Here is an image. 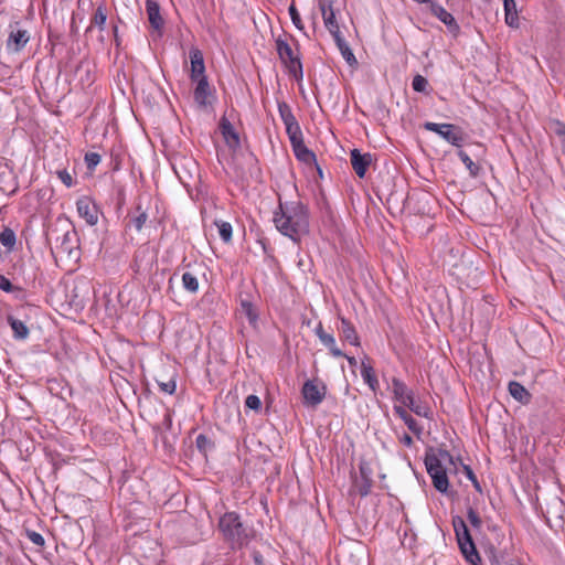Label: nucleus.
Returning a JSON list of instances; mask_svg holds the SVG:
<instances>
[{
  "mask_svg": "<svg viewBox=\"0 0 565 565\" xmlns=\"http://www.w3.org/2000/svg\"><path fill=\"white\" fill-rule=\"evenodd\" d=\"M276 228L292 242H300L309 233V211L300 201L282 203L279 201L278 211L274 214Z\"/></svg>",
  "mask_w": 565,
  "mask_h": 565,
  "instance_id": "nucleus-1",
  "label": "nucleus"
},
{
  "mask_svg": "<svg viewBox=\"0 0 565 565\" xmlns=\"http://www.w3.org/2000/svg\"><path fill=\"white\" fill-rule=\"evenodd\" d=\"M218 529L232 547H241L247 544L252 535V530L241 520L236 512H227L221 516Z\"/></svg>",
  "mask_w": 565,
  "mask_h": 565,
  "instance_id": "nucleus-2",
  "label": "nucleus"
},
{
  "mask_svg": "<svg viewBox=\"0 0 565 565\" xmlns=\"http://www.w3.org/2000/svg\"><path fill=\"white\" fill-rule=\"evenodd\" d=\"M51 249L57 255H66L70 258H77L78 237L77 233L70 227H53L47 234Z\"/></svg>",
  "mask_w": 565,
  "mask_h": 565,
  "instance_id": "nucleus-3",
  "label": "nucleus"
},
{
  "mask_svg": "<svg viewBox=\"0 0 565 565\" xmlns=\"http://www.w3.org/2000/svg\"><path fill=\"white\" fill-rule=\"evenodd\" d=\"M452 525L456 533V539L459 545V548L465 556L466 561L471 565H479L481 563V557L476 548L469 529L461 516H454Z\"/></svg>",
  "mask_w": 565,
  "mask_h": 565,
  "instance_id": "nucleus-4",
  "label": "nucleus"
},
{
  "mask_svg": "<svg viewBox=\"0 0 565 565\" xmlns=\"http://www.w3.org/2000/svg\"><path fill=\"white\" fill-rule=\"evenodd\" d=\"M275 43L277 54L281 63L287 68L289 75L292 76L297 82L301 81L303 77V71L298 50H294L291 45L281 36L277 38Z\"/></svg>",
  "mask_w": 565,
  "mask_h": 565,
  "instance_id": "nucleus-5",
  "label": "nucleus"
},
{
  "mask_svg": "<svg viewBox=\"0 0 565 565\" xmlns=\"http://www.w3.org/2000/svg\"><path fill=\"white\" fill-rule=\"evenodd\" d=\"M424 128L439 135L443 139L457 148H460L465 142V134L459 126L426 121Z\"/></svg>",
  "mask_w": 565,
  "mask_h": 565,
  "instance_id": "nucleus-6",
  "label": "nucleus"
},
{
  "mask_svg": "<svg viewBox=\"0 0 565 565\" xmlns=\"http://www.w3.org/2000/svg\"><path fill=\"white\" fill-rule=\"evenodd\" d=\"M425 466L435 489L441 493H446L449 487L446 467L439 465L438 460L434 457H425Z\"/></svg>",
  "mask_w": 565,
  "mask_h": 565,
  "instance_id": "nucleus-7",
  "label": "nucleus"
},
{
  "mask_svg": "<svg viewBox=\"0 0 565 565\" xmlns=\"http://www.w3.org/2000/svg\"><path fill=\"white\" fill-rule=\"evenodd\" d=\"M326 393V385L323 383H319L317 380L306 381L301 390L305 404L312 407H316L324 399Z\"/></svg>",
  "mask_w": 565,
  "mask_h": 565,
  "instance_id": "nucleus-8",
  "label": "nucleus"
},
{
  "mask_svg": "<svg viewBox=\"0 0 565 565\" xmlns=\"http://www.w3.org/2000/svg\"><path fill=\"white\" fill-rule=\"evenodd\" d=\"M10 29V34L7 40V49L13 52H20L29 42L30 34L26 30L20 28L19 22L11 24Z\"/></svg>",
  "mask_w": 565,
  "mask_h": 565,
  "instance_id": "nucleus-9",
  "label": "nucleus"
},
{
  "mask_svg": "<svg viewBox=\"0 0 565 565\" xmlns=\"http://www.w3.org/2000/svg\"><path fill=\"white\" fill-rule=\"evenodd\" d=\"M78 215L86 221L88 225H96L98 222V209L89 196H82L76 201Z\"/></svg>",
  "mask_w": 565,
  "mask_h": 565,
  "instance_id": "nucleus-10",
  "label": "nucleus"
},
{
  "mask_svg": "<svg viewBox=\"0 0 565 565\" xmlns=\"http://www.w3.org/2000/svg\"><path fill=\"white\" fill-rule=\"evenodd\" d=\"M350 161L356 175L359 178H364L373 158L369 152L362 153L359 149H352L350 152Z\"/></svg>",
  "mask_w": 565,
  "mask_h": 565,
  "instance_id": "nucleus-11",
  "label": "nucleus"
},
{
  "mask_svg": "<svg viewBox=\"0 0 565 565\" xmlns=\"http://www.w3.org/2000/svg\"><path fill=\"white\" fill-rule=\"evenodd\" d=\"M193 82L196 83L193 92V98L199 107L204 108L207 105H211L212 102L209 98L212 96V89L210 87L207 77H202Z\"/></svg>",
  "mask_w": 565,
  "mask_h": 565,
  "instance_id": "nucleus-12",
  "label": "nucleus"
},
{
  "mask_svg": "<svg viewBox=\"0 0 565 565\" xmlns=\"http://www.w3.org/2000/svg\"><path fill=\"white\" fill-rule=\"evenodd\" d=\"M189 55H190V62H191V74H190L191 81H196L202 77H206L204 58H203L202 52L199 49L193 47L190 50Z\"/></svg>",
  "mask_w": 565,
  "mask_h": 565,
  "instance_id": "nucleus-13",
  "label": "nucleus"
},
{
  "mask_svg": "<svg viewBox=\"0 0 565 565\" xmlns=\"http://www.w3.org/2000/svg\"><path fill=\"white\" fill-rule=\"evenodd\" d=\"M218 127L226 145L232 149L239 148V136L226 117L221 118Z\"/></svg>",
  "mask_w": 565,
  "mask_h": 565,
  "instance_id": "nucleus-14",
  "label": "nucleus"
},
{
  "mask_svg": "<svg viewBox=\"0 0 565 565\" xmlns=\"http://www.w3.org/2000/svg\"><path fill=\"white\" fill-rule=\"evenodd\" d=\"M146 13L151 28L161 33L164 20L161 17L160 7L156 0H146Z\"/></svg>",
  "mask_w": 565,
  "mask_h": 565,
  "instance_id": "nucleus-15",
  "label": "nucleus"
},
{
  "mask_svg": "<svg viewBox=\"0 0 565 565\" xmlns=\"http://www.w3.org/2000/svg\"><path fill=\"white\" fill-rule=\"evenodd\" d=\"M430 11L436 18L445 23L451 32L459 31V25L455 18L443 6L436 2H430Z\"/></svg>",
  "mask_w": 565,
  "mask_h": 565,
  "instance_id": "nucleus-16",
  "label": "nucleus"
},
{
  "mask_svg": "<svg viewBox=\"0 0 565 565\" xmlns=\"http://www.w3.org/2000/svg\"><path fill=\"white\" fill-rule=\"evenodd\" d=\"M392 392L393 397L401 405H404L413 395V390L408 388L407 385L399 379H392Z\"/></svg>",
  "mask_w": 565,
  "mask_h": 565,
  "instance_id": "nucleus-17",
  "label": "nucleus"
},
{
  "mask_svg": "<svg viewBox=\"0 0 565 565\" xmlns=\"http://www.w3.org/2000/svg\"><path fill=\"white\" fill-rule=\"evenodd\" d=\"M341 338L348 341L352 345H360V339L353 324L345 318L340 319V326L338 327Z\"/></svg>",
  "mask_w": 565,
  "mask_h": 565,
  "instance_id": "nucleus-18",
  "label": "nucleus"
},
{
  "mask_svg": "<svg viewBox=\"0 0 565 565\" xmlns=\"http://www.w3.org/2000/svg\"><path fill=\"white\" fill-rule=\"evenodd\" d=\"M320 9L322 12L324 25L332 34V36L335 38L337 35L341 34L338 22L335 20V14L331 6H329V8L327 9L324 4H320Z\"/></svg>",
  "mask_w": 565,
  "mask_h": 565,
  "instance_id": "nucleus-19",
  "label": "nucleus"
},
{
  "mask_svg": "<svg viewBox=\"0 0 565 565\" xmlns=\"http://www.w3.org/2000/svg\"><path fill=\"white\" fill-rule=\"evenodd\" d=\"M291 147H292L296 158L299 161H301L306 164H312V163L316 164L317 163L316 154L310 149H308L306 147L303 140L292 145Z\"/></svg>",
  "mask_w": 565,
  "mask_h": 565,
  "instance_id": "nucleus-20",
  "label": "nucleus"
},
{
  "mask_svg": "<svg viewBox=\"0 0 565 565\" xmlns=\"http://www.w3.org/2000/svg\"><path fill=\"white\" fill-rule=\"evenodd\" d=\"M510 395L520 403L526 404L531 399L529 391L519 382L511 381L509 383Z\"/></svg>",
  "mask_w": 565,
  "mask_h": 565,
  "instance_id": "nucleus-21",
  "label": "nucleus"
},
{
  "mask_svg": "<svg viewBox=\"0 0 565 565\" xmlns=\"http://www.w3.org/2000/svg\"><path fill=\"white\" fill-rule=\"evenodd\" d=\"M7 320L13 331V335L15 339L24 340L29 337V328L22 320L17 319L13 316H8Z\"/></svg>",
  "mask_w": 565,
  "mask_h": 565,
  "instance_id": "nucleus-22",
  "label": "nucleus"
},
{
  "mask_svg": "<svg viewBox=\"0 0 565 565\" xmlns=\"http://www.w3.org/2000/svg\"><path fill=\"white\" fill-rule=\"evenodd\" d=\"M106 21H107V8H106L105 2L103 1L97 6L95 13L90 21V26L87 28V31H90L93 25H96L100 31H103L105 29Z\"/></svg>",
  "mask_w": 565,
  "mask_h": 565,
  "instance_id": "nucleus-23",
  "label": "nucleus"
},
{
  "mask_svg": "<svg viewBox=\"0 0 565 565\" xmlns=\"http://www.w3.org/2000/svg\"><path fill=\"white\" fill-rule=\"evenodd\" d=\"M361 375H362L364 382L369 385V387L373 392H376V390L379 387V381L376 379L375 371L372 367V365H370L369 363L362 361V364H361Z\"/></svg>",
  "mask_w": 565,
  "mask_h": 565,
  "instance_id": "nucleus-24",
  "label": "nucleus"
},
{
  "mask_svg": "<svg viewBox=\"0 0 565 565\" xmlns=\"http://www.w3.org/2000/svg\"><path fill=\"white\" fill-rule=\"evenodd\" d=\"M333 39L345 62L351 66L356 64L358 62L352 50L350 49L347 41L341 36V34L337 35Z\"/></svg>",
  "mask_w": 565,
  "mask_h": 565,
  "instance_id": "nucleus-25",
  "label": "nucleus"
},
{
  "mask_svg": "<svg viewBox=\"0 0 565 565\" xmlns=\"http://www.w3.org/2000/svg\"><path fill=\"white\" fill-rule=\"evenodd\" d=\"M148 220V214L141 209V205L136 206L135 214L129 218V225H132L137 232H140Z\"/></svg>",
  "mask_w": 565,
  "mask_h": 565,
  "instance_id": "nucleus-26",
  "label": "nucleus"
},
{
  "mask_svg": "<svg viewBox=\"0 0 565 565\" xmlns=\"http://www.w3.org/2000/svg\"><path fill=\"white\" fill-rule=\"evenodd\" d=\"M285 126L291 146L303 140L302 131L297 119L285 124Z\"/></svg>",
  "mask_w": 565,
  "mask_h": 565,
  "instance_id": "nucleus-27",
  "label": "nucleus"
},
{
  "mask_svg": "<svg viewBox=\"0 0 565 565\" xmlns=\"http://www.w3.org/2000/svg\"><path fill=\"white\" fill-rule=\"evenodd\" d=\"M320 342L327 347L330 351V353L335 356V358H342L344 356V353L342 352V350H340L337 344H335V340H334V337L330 333H326L323 334L320 339Z\"/></svg>",
  "mask_w": 565,
  "mask_h": 565,
  "instance_id": "nucleus-28",
  "label": "nucleus"
},
{
  "mask_svg": "<svg viewBox=\"0 0 565 565\" xmlns=\"http://www.w3.org/2000/svg\"><path fill=\"white\" fill-rule=\"evenodd\" d=\"M0 243L8 249L12 250L17 243V236L13 230L6 227L0 233Z\"/></svg>",
  "mask_w": 565,
  "mask_h": 565,
  "instance_id": "nucleus-29",
  "label": "nucleus"
},
{
  "mask_svg": "<svg viewBox=\"0 0 565 565\" xmlns=\"http://www.w3.org/2000/svg\"><path fill=\"white\" fill-rule=\"evenodd\" d=\"M425 457H434L435 459L438 460L439 465L444 466L445 463H455L452 455L446 449H438L436 452L433 450L427 451Z\"/></svg>",
  "mask_w": 565,
  "mask_h": 565,
  "instance_id": "nucleus-30",
  "label": "nucleus"
},
{
  "mask_svg": "<svg viewBox=\"0 0 565 565\" xmlns=\"http://www.w3.org/2000/svg\"><path fill=\"white\" fill-rule=\"evenodd\" d=\"M458 157L460 158L462 163L466 166V168L469 170V173L471 177H477L479 174L480 167L471 160V158L469 157V154L466 151L459 150Z\"/></svg>",
  "mask_w": 565,
  "mask_h": 565,
  "instance_id": "nucleus-31",
  "label": "nucleus"
},
{
  "mask_svg": "<svg viewBox=\"0 0 565 565\" xmlns=\"http://www.w3.org/2000/svg\"><path fill=\"white\" fill-rule=\"evenodd\" d=\"M182 285L189 292L195 294L199 290V280L191 273L186 271L182 275Z\"/></svg>",
  "mask_w": 565,
  "mask_h": 565,
  "instance_id": "nucleus-32",
  "label": "nucleus"
},
{
  "mask_svg": "<svg viewBox=\"0 0 565 565\" xmlns=\"http://www.w3.org/2000/svg\"><path fill=\"white\" fill-rule=\"evenodd\" d=\"M242 312L246 316L250 324H255L258 320V313L249 301H242Z\"/></svg>",
  "mask_w": 565,
  "mask_h": 565,
  "instance_id": "nucleus-33",
  "label": "nucleus"
},
{
  "mask_svg": "<svg viewBox=\"0 0 565 565\" xmlns=\"http://www.w3.org/2000/svg\"><path fill=\"white\" fill-rule=\"evenodd\" d=\"M278 111L284 124L296 120L290 106L286 102L278 103Z\"/></svg>",
  "mask_w": 565,
  "mask_h": 565,
  "instance_id": "nucleus-34",
  "label": "nucleus"
},
{
  "mask_svg": "<svg viewBox=\"0 0 565 565\" xmlns=\"http://www.w3.org/2000/svg\"><path fill=\"white\" fill-rule=\"evenodd\" d=\"M221 238L227 243L232 239V225L228 222L215 221Z\"/></svg>",
  "mask_w": 565,
  "mask_h": 565,
  "instance_id": "nucleus-35",
  "label": "nucleus"
},
{
  "mask_svg": "<svg viewBox=\"0 0 565 565\" xmlns=\"http://www.w3.org/2000/svg\"><path fill=\"white\" fill-rule=\"evenodd\" d=\"M373 481L371 477H365V480L356 481V489L361 497H366L372 488Z\"/></svg>",
  "mask_w": 565,
  "mask_h": 565,
  "instance_id": "nucleus-36",
  "label": "nucleus"
},
{
  "mask_svg": "<svg viewBox=\"0 0 565 565\" xmlns=\"http://www.w3.org/2000/svg\"><path fill=\"white\" fill-rule=\"evenodd\" d=\"M467 518L471 524V526L476 530H480L482 525L481 518L479 516L478 512L473 508H468L467 510Z\"/></svg>",
  "mask_w": 565,
  "mask_h": 565,
  "instance_id": "nucleus-37",
  "label": "nucleus"
},
{
  "mask_svg": "<svg viewBox=\"0 0 565 565\" xmlns=\"http://www.w3.org/2000/svg\"><path fill=\"white\" fill-rule=\"evenodd\" d=\"M412 86L415 92L424 93L428 86V81L422 75H416L413 78Z\"/></svg>",
  "mask_w": 565,
  "mask_h": 565,
  "instance_id": "nucleus-38",
  "label": "nucleus"
},
{
  "mask_svg": "<svg viewBox=\"0 0 565 565\" xmlns=\"http://www.w3.org/2000/svg\"><path fill=\"white\" fill-rule=\"evenodd\" d=\"M289 14H290V18H291V21L294 23V25L302 31L305 29L303 24H302V21H301V18H300V14L297 10V8L295 7L294 3L290 4L289 7Z\"/></svg>",
  "mask_w": 565,
  "mask_h": 565,
  "instance_id": "nucleus-39",
  "label": "nucleus"
},
{
  "mask_svg": "<svg viewBox=\"0 0 565 565\" xmlns=\"http://www.w3.org/2000/svg\"><path fill=\"white\" fill-rule=\"evenodd\" d=\"M84 159L88 170H94L100 162V156L97 152H87Z\"/></svg>",
  "mask_w": 565,
  "mask_h": 565,
  "instance_id": "nucleus-40",
  "label": "nucleus"
},
{
  "mask_svg": "<svg viewBox=\"0 0 565 565\" xmlns=\"http://www.w3.org/2000/svg\"><path fill=\"white\" fill-rule=\"evenodd\" d=\"M25 536L39 547H42L45 544L44 537L35 531L26 529Z\"/></svg>",
  "mask_w": 565,
  "mask_h": 565,
  "instance_id": "nucleus-41",
  "label": "nucleus"
},
{
  "mask_svg": "<svg viewBox=\"0 0 565 565\" xmlns=\"http://www.w3.org/2000/svg\"><path fill=\"white\" fill-rule=\"evenodd\" d=\"M195 445L200 451L205 452L209 448L212 447V441L205 435L200 434L195 439Z\"/></svg>",
  "mask_w": 565,
  "mask_h": 565,
  "instance_id": "nucleus-42",
  "label": "nucleus"
},
{
  "mask_svg": "<svg viewBox=\"0 0 565 565\" xmlns=\"http://www.w3.org/2000/svg\"><path fill=\"white\" fill-rule=\"evenodd\" d=\"M245 406L249 409L258 412L262 408L260 398L257 395H248L245 399Z\"/></svg>",
  "mask_w": 565,
  "mask_h": 565,
  "instance_id": "nucleus-43",
  "label": "nucleus"
},
{
  "mask_svg": "<svg viewBox=\"0 0 565 565\" xmlns=\"http://www.w3.org/2000/svg\"><path fill=\"white\" fill-rule=\"evenodd\" d=\"M405 425L408 427V429L414 433L415 435L419 436L422 434V426L409 415L406 420H404Z\"/></svg>",
  "mask_w": 565,
  "mask_h": 565,
  "instance_id": "nucleus-44",
  "label": "nucleus"
},
{
  "mask_svg": "<svg viewBox=\"0 0 565 565\" xmlns=\"http://www.w3.org/2000/svg\"><path fill=\"white\" fill-rule=\"evenodd\" d=\"M463 471H465L467 478L472 482L475 489L478 492H481L482 491L481 486H480L475 472L472 471V469L469 466L463 465Z\"/></svg>",
  "mask_w": 565,
  "mask_h": 565,
  "instance_id": "nucleus-45",
  "label": "nucleus"
},
{
  "mask_svg": "<svg viewBox=\"0 0 565 565\" xmlns=\"http://www.w3.org/2000/svg\"><path fill=\"white\" fill-rule=\"evenodd\" d=\"M414 413L417 416L425 417V418H429L431 415L430 407L427 404L422 403V402H419L418 405L415 407Z\"/></svg>",
  "mask_w": 565,
  "mask_h": 565,
  "instance_id": "nucleus-46",
  "label": "nucleus"
},
{
  "mask_svg": "<svg viewBox=\"0 0 565 565\" xmlns=\"http://www.w3.org/2000/svg\"><path fill=\"white\" fill-rule=\"evenodd\" d=\"M57 177L67 188H71L73 185V178L67 170H58Z\"/></svg>",
  "mask_w": 565,
  "mask_h": 565,
  "instance_id": "nucleus-47",
  "label": "nucleus"
},
{
  "mask_svg": "<svg viewBox=\"0 0 565 565\" xmlns=\"http://www.w3.org/2000/svg\"><path fill=\"white\" fill-rule=\"evenodd\" d=\"M160 390L168 394H173L177 390V384L174 380H170L168 382H159Z\"/></svg>",
  "mask_w": 565,
  "mask_h": 565,
  "instance_id": "nucleus-48",
  "label": "nucleus"
},
{
  "mask_svg": "<svg viewBox=\"0 0 565 565\" xmlns=\"http://www.w3.org/2000/svg\"><path fill=\"white\" fill-rule=\"evenodd\" d=\"M393 411L403 422L411 415L403 405H395Z\"/></svg>",
  "mask_w": 565,
  "mask_h": 565,
  "instance_id": "nucleus-49",
  "label": "nucleus"
},
{
  "mask_svg": "<svg viewBox=\"0 0 565 565\" xmlns=\"http://www.w3.org/2000/svg\"><path fill=\"white\" fill-rule=\"evenodd\" d=\"M505 22L508 25L514 28L519 25L518 12L505 13Z\"/></svg>",
  "mask_w": 565,
  "mask_h": 565,
  "instance_id": "nucleus-50",
  "label": "nucleus"
},
{
  "mask_svg": "<svg viewBox=\"0 0 565 565\" xmlns=\"http://www.w3.org/2000/svg\"><path fill=\"white\" fill-rule=\"evenodd\" d=\"M0 289L10 292L13 290V285L11 281L3 275L0 274Z\"/></svg>",
  "mask_w": 565,
  "mask_h": 565,
  "instance_id": "nucleus-51",
  "label": "nucleus"
},
{
  "mask_svg": "<svg viewBox=\"0 0 565 565\" xmlns=\"http://www.w3.org/2000/svg\"><path fill=\"white\" fill-rule=\"evenodd\" d=\"M504 13H513L516 11V3L514 0H503Z\"/></svg>",
  "mask_w": 565,
  "mask_h": 565,
  "instance_id": "nucleus-52",
  "label": "nucleus"
},
{
  "mask_svg": "<svg viewBox=\"0 0 565 565\" xmlns=\"http://www.w3.org/2000/svg\"><path fill=\"white\" fill-rule=\"evenodd\" d=\"M418 401L415 399V394L403 405L405 407H408L413 413L415 407L418 405Z\"/></svg>",
  "mask_w": 565,
  "mask_h": 565,
  "instance_id": "nucleus-53",
  "label": "nucleus"
},
{
  "mask_svg": "<svg viewBox=\"0 0 565 565\" xmlns=\"http://www.w3.org/2000/svg\"><path fill=\"white\" fill-rule=\"evenodd\" d=\"M399 441L407 447H411L413 445V438L408 434H404L399 438Z\"/></svg>",
  "mask_w": 565,
  "mask_h": 565,
  "instance_id": "nucleus-54",
  "label": "nucleus"
},
{
  "mask_svg": "<svg viewBox=\"0 0 565 565\" xmlns=\"http://www.w3.org/2000/svg\"><path fill=\"white\" fill-rule=\"evenodd\" d=\"M315 333L316 335L320 339L323 334H326L327 332L324 331L323 327H322V323L319 322L318 326L316 327L315 329Z\"/></svg>",
  "mask_w": 565,
  "mask_h": 565,
  "instance_id": "nucleus-55",
  "label": "nucleus"
},
{
  "mask_svg": "<svg viewBox=\"0 0 565 565\" xmlns=\"http://www.w3.org/2000/svg\"><path fill=\"white\" fill-rule=\"evenodd\" d=\"M360 475H361V480H365V477H370L369 469L363 465L360 466Z\"/></svg>",
  "mask_w": 565,
  "mask_h": 565,
  "instance_id": "nucleus-56",
  "label": "nucleus"
},
{
  "mask_svg": "<svg viewBox=\"0 0 565 565\" xmlns=\"http://www.w3.org/2000/svg\"><path fill=\"white\" fill-rule=\"evenodd\" d=\"M557 125H558V128L556 129V134L565 135V126L559 122Z\"/></svg>",
  "mask_w": 565,
  "mask_h": 565,
  "instance_id": "nucleus-57",
  "label": "nucleus"
},
{
  "mask_svg": "<svg viewBox=\"0 0 565 565\" xmlns=\"http://www.w3.org/2000/svg\"><path fill=\"white\" fill-rule=\"evenodd\" d=\"M113 33H114V38H115V40L117 42L118 41V26L117 25L113 26Z\"/></svg>",
  "mask_w": 565,
  "mask_h": 565,
  "instance_id": "nucleus-58",
  "label": "nucleus"
},
{
  "mask_svg": "<svg viewBox=\"0 0 565 565\" xmlns=\"http://www.w3.org/2000/svg\"><path fill=\"white\" fill-rule=\"evenodd\" d=\"M344 356L348 359L349 364H351V365H355L356 364V360L354 358L347 356L345 354H344Z\"/></svg>",
  "mask_w": 565,
  "mask_h": 565,
  "instance_id": "nucleus-59",
  "label": "nucleus"
},
{
  "mask_svg": "<svg viewBox=\"0 0 565 565\" xmlns=\"http://www.w3.org/2000/svg\"><path fill=\"white\" fill-rule=\"evenodd\" d=\"M254 559H255L256 563L260 564L262 563V555L258 554V553L255 554Z\"/></svg>",
  "mask_w": 565,
  "mask_h": 565,
  "instance_id": "nucleus-60",
  "label": "nucleus"
},
{
  "mask_svg": "<svg viewBox=\"0 0 565 565\" xmlns=\"http://www.w3.org/2000/svg\"><path fill=\"white\" fill-rule=\"evenodd\" d=\"M172 281H173V277H170V279H169V289L172 288Z\"/></svg>",
  "mask_w": 565,
  "mask_h": 565,
  "instance_id": "nucleus-61",
  "label": "nucleus"
}]
</instances>
